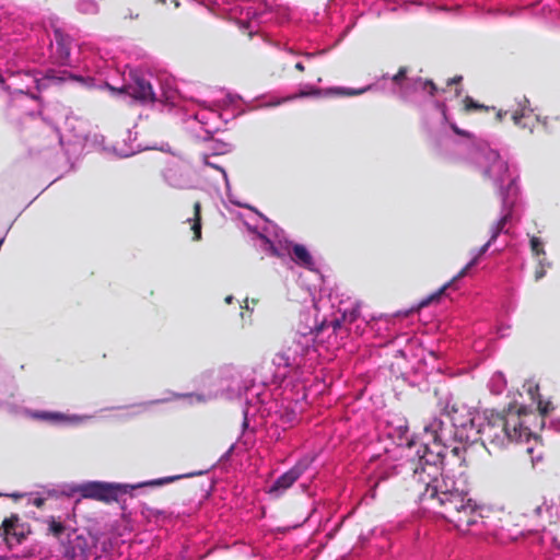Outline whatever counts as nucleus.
<instances>
[{
	"mask_svg": "<svg viewBox=\"0 0 560 560\" xmlns=\"http://www.w3.org/2000/svg\"><path fill=\"white\" fill-rule=\"evenodd\" d=\"M423 469L416 471L410 480V495L420 501H432L440 508V514L458 529H466L477 523L480 513L467 492L459 490L451 477H423Z\"/></svg>",
	"mask_w": 560,
	"mask_h": 560,
	"instance_id": "obj_1",
	"label": "nucleus"
},
{
	"mask_svg": "<svg viewBox=\"0 0 560 560\" xmlns=\"http://www.w3.org/2000/svg\"><path fill=\"white\" fill-rule=\"evenodd\" d=\"M530 413L525 406H510L502 412L491 410L486 417L481 433L495 446H504L510 442L528 440L532 435L530 429L525 424L524 417Z\"/></svg>",
	"mask_w": 560,
	"mask_h": 560,
	"instance_id": "obj_2",
	"label": "nucleus"
},
{
	"mask_svg": "<svg viewBox=\"0 0 560 560\" xmlns=\"http://www.w3.org/2000/svg\"><path fill=\"white\" fill-rule=\"evenodd\" d=\"M201 472H188L183 475L168 476L163 478H158L144 482H140L138 485H121V483H108L102 481H90L82 483L77 487L75 491L80 493V495L84 499H92L96 501H101L104 503H112L114 501H118L120 494H127L131 490L141 488V487H156L163 486L182 478H190L194 476H198Z\"/></svg>",
	"mask_w": 560,
	"mask_h": 560,
	"instance_id": "obj_3",
	"label": "nucleus"
},
{
	"mask_svg": "<svg viewBox=\"0 0 560 560\" xmlns=\"http://www.w3.org/2000/svg\"><path fill=\"white\" fill-rule=\"evenodd\" d=\"M425 443L423 453L419 455V462L413 468L412 474L407 479V491L410 492V480L416 471L423 469V477L431 474V478H438L435 475L441 471L442 452L444 450V422L439 418H433L424 424Z\"/></svg>",
	"mask_w": 560,
	"mask_h": 560,
	"instance_id": "obj_4",
	"label": "nucleus"
},
{
	"mask_svg": "<svg viewBox=\"0 0 560 560\" xmlns=\"http://www.w3.org/2000/svg\"><path fill=\"white\" fill-rule=\"evenodd\" d=\"M118 93H124L141 103H153L155 101V93L150 81L141 75L135 74L131 77V82L124 84L119 89H114Z\"/></svg>",
	"mask_w": 560,
	"mask_h": 560,
	"instance_id": "obj_5",
	"label": "nucleus"
},
{
	"mask_svg": "<svg viewBox=\"0 0 560 560\" xmlns=\"http://www.w3.org/2000/svg\"><path fill=\"white\" fill-rule=\"evenodd\" d=\"M467 447L464 445L447 446L444 444L442 452L441 478L448 477V472L466 466Z\"/></svg>",
	"mask_w": 560,
	"mask_h": 560,
	"instance_id": "obj_6",
	"label": "nucleus"
},
{
	"mask_svg": "<svg viewBox=\"0 0 560 560\" xmlns=\"http://www.w3.org/2000/svg\"><path fill=\"white\" fill-rule=\"evenodd\" d=\"M4 527V542L8 549H12L15 545L22 544L30 530H25L23 524L20 523V516L18 514H11L9 517L3 520Z\"/></svg>",
	"mask_w": 560,
	"mask_h": 560,
	"instance_id": "obj_7",
	"label": "nucleus"
},
{
	"mask_svg": "<svg viewBox=\"0 0 560 560\" xmlns=\"http://www.w3.org/2000/svg\"><path fill=\"white\" fill-rule=\"evenodd\" d=\"M494 241H491V238L479 249V253L478 255L472 258L455 277H453L452 280H450L448 282H446L444 285H442L435 293L431 294L430 296H428L427 299L422 300L419 304V307L422 308V307H425L428 306L430 303H432L433 301H436L440 299V296L445 292V290L447 288H450L452 285L453 282H455L456 280L465 277L468 272V270L474 267L477 261H478V258L483 255L488 248L490 247V245L493 243Z\"/></svg>",
	"mask_w": 560,
	"mask_h": 560,
	"instance_id": "obj_8",
	"label": "nucleus"
},
{
	"mask_svg": "<svg viewBox=\"0 0 560 560\" xmlns=\"http://www.w3.org/2000/svg\"><path fill=\"white\" fill-rule=\"evenodd\" d=\"M304 468L301 465H295L280 477L276 479L269 488L268 493L275 498L282 495L292 485L302 476Z\"/></svg>",
	"mask_w": 560,
	"mask_h": 560,
	"instance_id": "obj_9",
	"label": "nucleus"
},
{
	"mask_svg": "<svg viewBox=\"0 0 560 560\" xmlns=\"http://www.w3.org/2000/svg\"><path fill=\"white\" fill-rule=\"evenodd\" d=\"M52 54L59 65H68L71 51V38L60 30L54 32Z\"/></svg>",
	"mask_w": 560,
	"mask_h": 560,
	"instance_id": "obj_10",
	"label": "nucleus"
},
{
	"mask_svg": "<svg viewBox=\"0 0 560 560\" xmlns=\"http://www.w3.org/2000/svg\"><path fill=\"white\" fill-rule=\"evenodd\" d=\"M292 260L299 266L312 269L314 266L313 257L307 248L302 244H294L291 250Z\"/></svg>",
	"mask_w": 560,
	"mask_h": 560,
	"instance_id": "obj_11",
	"label": "nucleus"
},
{
	"mask_svg": "<svg viewBox=\"0 0 560 560\" xmlns=\"http://www.w3.org/2000/svg\"><path fill=\"white\" fill-rule=\"evenodd\" d=\"M191 222V231L194 232V241L201 240V203L196 201L194 203V218L188 219Z\"/></svg>",
	"mask_w": 560,
	"mask_h": 560,
	"instance_id": "obj_12",
	"label": "nucleus"
},
{
	"mask_svg": "<svg viewBox=\"0 0 560 560\" xmlns=\"http://www.w3.org/2000/svg\"><path fill=\"white\" fill-rule=\"evenodd\" d=\"M372 89L371 85L360 89H351V88H331L328 90V93L337 96H358L364 94L365 92Z\"/></svg>",
	"mask_w": 560,
	"mask_h": 560,
	"instance_id": "obj_13",
	"label": "nucleus"
},
{
	"mask_svg": "<svg viewBox=\"0 0 560 560\" xmlns=\"http://www.w3.org/2000/svg\"><path fill=\"white\" fill-rule=\"evenodd\" d=\"M526 112H530L529 102L525 96H523L518 102V107L511 113V118L515 125H521V121L525 117Z\"/></svg>",
	"mask_w": 560,
	"mask_h": 560,
	"instance_id": "obj_14",
	"label": "nucleus"
},
{
	"mask_svg": "<svg viewBox=\"0 0 560 560\" xmlns=\"http://www.w3.org/2000/svg\"><path fill=\"white\" fill-rule=\"evenodd\" d=\"M45 522L48 525V533L56 538H59L66 530L65 524L54 516H49Z\"/></svg>",
	"mask_w": 560,
	"mask_h": 560,
	"instance_id": "obj_15",
	"label": "nucleus"
},
{
	"mask_svg": "<svg viewBox=\"0 0 560 560\" xmlns=\"http://www.w3.org/2000/svg\"><path fill=\"white\" fill-rule=\"evenodd\" d=\"M464 103V110L466 113L475 112V110H482V112H489L490 109H494V107H489L487 105L480 104L476 102L472 97L466 96L463 101Z\"/></svg>",
	"mask_w": 560,
	"mask_h": 560,
	"instance_id": "obj_16",
	"label": "nucleus"
},
{
	"mask_svg": "<svg viewBox=\"0 0 560 560\" xmlns=\"http://www.w3.org/2000/svg\"><path fill=\"white\" fill-rule=\"evenodd\" d=\"M510 219L509 214L503 215L495 224L491 228V241H495L500 233L503 231L505 224Z\"/></svg>",
	"mask_w": 560,
	"mask_h": 560,
	"instance_id": "obj_17",
	"label": "nucleus"
},
{
	"mask_svg": "<svg viewBox=\"0 0 560 560\" xmlns=\"http://www.w3.org/2000/svg\"><path fill=\"white\" fill-rule=\"evenodd\" d=\"M33 418L39 419V420H47V421H59V420H62L65 417H63V415H61L59 412L42 411V412H34Z\"/></svg>",
	"mask_w": 560,
	"mask_h": 560,
	"instance_id": "obj_18",
	"label": "nucleus"
},
{
	"mask_svg": "<svg viewBox=\"0 0 560 560\" xmlns=\"http://www.w3.org/2000/svg\"><path fill=\"white\" fill-rule=\"evenodd\" d=\"M530 249L536 256L545 254L542 242L537 236H533L530 238Z\"/></svg>",
	"mask_w": 560,
	"mask_h": 560,
	"instance_id": "obj_19",
	"label": "nucleus"
},
{
	"mask_svg": "<svg viewBox=\"0 0 560 560\" xmlns=\"http://www.w3.org/2000/svg\"><path fill=\"white\" fill-rule=\"evenodd\" d=\"M553 409H555V407L551 401L539 399L538 411L542 417L548 416Z\"/></svg>",
	"mask_w": 560,
	"mask_h": 560,
	"instance_id": "obj_20",
	"label": "nucleus"
},
{
	"mask_svg": "<svg viewBox=\"0 0 560 560\" xmlns=\"http://www.w3.org/2000/svg\"><path fill=\"white\" fill-rule=\"evenodd\" d=\"M408 69L407 67H400L395 75H393L392 80L395 84L400 85L401 82L406 79Z\"/></svg>",
	"mask_w": 560,
	"mask_h": 560,
	"instance_id": "obj_21",
	"label": "nucleus"
},
{
	"mask_svg": "<svg viewBox=\"0 0 560 560\" xmlns=\"http://www.w3.org/2000/svg\"><path fill=\"white\" fill-rule=\"evenodd\" d=\"M450 127L451 129L457 135V136H460V137H464V138H467V139H471L472 138V135L467 131V130H464V129H460L456 124L454 122H451L450 124Z\"/></svg>",
	"mask_w": 560,
	"mask_h": 560,
	"instance_id": "obj_22",
	"label": "nucleus"
},
{
	"mask_svg": "<svg viewBox=\"0 0 560 560\" xmlns=\"http://www.w3.org/2000/svg\"><path fill=\"white\" fill-rule=\"evenodd\" d=\"M429 90V94L431 96H434L435 93L439 91L438 86L435 85V83L432 81V80H425L423 82V90Z\"/></svg>",
	"mask_w": 560,
	"mask_h": 560,
	"instance_id": "obj_23",
	"label": "nucleus"
},
{
	"mask_svg": "<svg viewBox=\"0 0 560 560\" xmlns=\"http://www.w3.org/2000/svg\"><path fill=\"white\" fill-rule=\"evenodd\" d=\"M545 275H546V271H545L544 267L540 266L539 268H537L535 270V280L539 281L540 279H542L545 277Z\"/></svg>",
	"mask_w": 560,
	"mask_h": 560,
	"instance_id": "obj_24",
	"label": "nucleus"
},
{
	"mask_svg": "<svg viewBox=\"0 0 560 560\" xmlns=\"http://www.w3.org/2000/svg\"><path fill=\"white\" fill-rule=\"evenodd\" d=\"M462 80H463L462 75H456V77L451 78V79L447 80V85L451 86L453 84H458V83L462 82Z\"/></svg>",
	"mask_w": 560,
	"mask_h": 560,
	"instance_id": "obj_25",
	"label": "nucleus"
},
{
	"mask_svg": "<svg viewBox=\"0 0 560 560\" xmlns=\"http://www.w3.org/2000/svg\"><path fill=\"white\" fill-rule=\"evenodd\" d=\"M83 4H86V5L89 7V10H90L91 12H95V11H96V4H95L94 2H92V1H88V0H83V1L81 2V5H83Z\"/></svg>",
	"mask_w": 560,
	"mask_h": 560,
	"instance_id": "obj_26",
	"label": "nucleus"
},
{
	"mask_svg": "<svg viewBox=\"0 0 560 560\" xmlns=\"http://www.w3.org/2000/svg\"><path fill=\"white\" fill-rule=\"evenodd\" d=\"M508 113H509V110H504V112L499 110V112L497 113V118H498V120H499V121H501V120L503 119V117L508 115Z\"/></svg>",
	"mask_w": 560,
	"mask_h": 560,
	"instance_id": "obj_27",
	"label": "nucleus"
},
{
	"mask_svg": "<svg viewBox=\"0 0 560 560\" xmlns=\"http://www.w3.org/2000/svg\"><path fill=\"white\" fill-rule=\"evenodd\" d=\"M44 503H45V500H44V499H42V498H37V499H35V501H34V504H35V506H37V508H42V506L44 505Z\"/></svg>",
	"mask_w": 560,
	"mask_h": 560,
	"instance_id": "obj_28",
	"label": "nucleus"
},
{
	"mask_svg": "<svg viewBox=\"0 0 560 560\" xmlns=\"http://www.w3.org/2000/svg\"><path fill=\"white\" fill-rule=\"evenodd\" d=\"M294 68L300 72H303L305 70V67L302 62H296Z\"/></svg>",
	"mask_w": 560,
	"mask_h": 560,
	"instance_id": "obj_29",
	"label": "nucleus"
},
{
	"mask_svg": "<svg viewBox=\"0 0 560 560\" xmlns=\"http://www.w3.org/2000/svg\"><path fill=\"white\" fill-rule=\"evenodd\" d=\"M442 114H443V117L444 119L446 120L447 119V115H446V106L445 105H442Z\"/></svg>",
	"mask_w": 560,
	"mask_h": 560,
	"instance_id": "obj_30",
	"label": "nucleus"
},
{
	"mask_svg": "<svg viewBox=\"0 0 560 560\" xmlns=\"http://www.w3.org/2000/svg\"><path fill=\"white\" fill-rule=\"evenodd\" d=\"M0 536H1L2 538H4V527H3V522H2V523H1V525H0Z\"/></svg>",
	"mask_w": 560,
	"mask_h": 560,
	"instance_id": "obj_31",
	"label": "nucleus"
},
{
	"mask_svg": "<svg viewBox=\"0 0 560 560\" xmlns=\"http://www.w3.org/2000/svg\"><path fill=\"white\" fill-rule=\"evenodd\" d=\"M155 1H156V3H161V4H163V5H165V4H166V0H155Z\"/></svg>",
	"mask_w": 560,
	"mask_h": 560,
	"instance_id": "obj_32",
	"label": "nucleus"
},
{
	"mask_svg": "<svg viewBox=\"0 0 560 560\" xmlns=\"http://www.w3.org/2000/svg\"><path fill=\"white\" fill-rule=\"evenodd\" d=\"M313 56H314V54H305V57L308 59L312 58Z\"/></svg>",
	"mask_w": 560,
	"mask_h": 560,
	"instance_id": "obj_33",
	"label": "nucleus"
},
{
	"mask_svg": "<svg viewBox=\"0 0 560 560\" xmlns=\"http://www.w3.org/2000/svg\"><path fill=\"white\" fill-rule=\"evenodd\" d=\"M0 83L3 84L4 83V80L2 78V75L0 74Z\"/></svg>",
	"mask_w": 560,
	"mask_h": 560,
	"instance_id": "obj_34",
	"label": "nucleus"
},
{
	"mask_svg": "<svg viewBox=\"0 0 560 560\" xmlns=\"http://www.w3.org/2000/svg\"><path fill=\"white\" fill-rule=\"evenodd\" d=\"M0 560H8L5 556H0Z\"/></svg>",
	"mask_w": 560,
	"mask_h": 560,
	"instance_id": "obj_35",
	"label": "nucleus"
},
{
	"mask_svg": "<svg viewBox=\"0 0 560 560\" xmlns=\"http://www.w3.org/2000/svg\"><path fill=\"white\" fill-rule=\"evenodd\" d=\"M232 301V296L226 298V302L230 303Z\"/></svg>",
	"mask_w": 560,
	"mask_h": 560,
	"instance_id": "obj_36",
	"label": "nucleus"
},
{
	"mask_svg": "<svg viewBox=\"0 0 560 560\" xmlns=\"http://www.w3.org/2000/svg\"><path fill=\"white\" fill-rule=\"evenodd\" d=\"M172 2H173L176 7L178 5L177 0H172Z\"/></svg>",
	"mask_w": 560,
	"mask_h": 560,
	"instance_id": "obj_37",
	"label": "nucleus"
},
{
	"mask_svg": "<svg viewBox=\"0 0 560 560\" xmlns=\"http://www.w3.org/2000/svg\"><path fill=\"white\" fill-rule=\"evenodd\" d=\"M527 452H528V453H532V452H533V448H532V447H528V448H527Z\"/></svg>",
	"mask_w": 560,
	"mask_h": 560,
	"instance_id": "obj_38",
	"label": "nucleus"
}]
</instances>
